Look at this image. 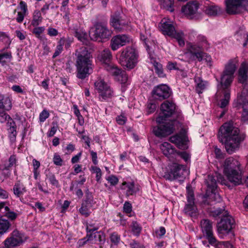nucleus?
Instances as JSON below:
<instances>
[{
	"label": "nucleus",
	"instance_id": "nucleus-2",
	"mask_svg": "<svg viewBox=\"0 0 248 248\" xmlns=\"http://www.w3.org/2000/svg\"><path fill=\"white\" fill-rule=\"evenodd\" d=\"M176 106L172 102L166 101L161 105V112L156 118L158 125L154 127L155 135L160 138L170 135L174 130L175 121L167 122V119L171 116L175 112Z\"/></svg>",
	"mask_w": 248,
	"mask_h": 248
},
{
	"label": "nucleus",
	"instance_id": "nucleus-18",
	"mask_svg": "<svg viewBox=\"0 0 248 248\" xmlns=\"http://www.w3.org/2000/svg\"><path fill=\"white\" fill-rule=\"evenodd\" d=\"M27 239L25 234L16 230L11 234V236L4 241L5 247L7 248L19 246Z\"/></svg>",
	"mask_w": 248,
	"mask_h": 248
},
{
	"label": "nucleus",
	"instance_id": "nucleus-29",
	"mask_svg": "<svg viewBox=\"0 0 248 248\" xmlns=\"http://www.w3.org/2000/svg\"><path fill=\"white\" fill-rule=\"evenodd\" d=\"M209 1L206 3L204 10L206 14L210 16H217L220 11V8L213 3H209Z\"/></svg>",
	"mask_w": 248,
	"mask_h": 248
},
{
	"label": "nucleus",
	"instance_id": "nucleus-1",
	"mask_svg": "<svg viewBox=\"0 0 248 248\" xmlns=\"http://www.w3.org/2000/svg\"><path fill=\"white\" fill-rule=\"evenodd\" d=\"M237 63L235 60H231L228 62L221 76L220 83L218 85L216 97L218 106L221 108H225L229 104L230 99V87L234 79Z\"/></svg>",
	"mask_w": 248,
	"mask_h": 248
},
{
	"label": "nucleus",
	"instance_id": "nucleus-43",
	"mask_svg": "<svg viewBox=\"0 0 248 248\" xmlns=\"http://www.w3.org/2000/svg\"><path fill=\"white\" fill-rule=\"evenodd\" d=\"M3 216L6 217L9 219L14 220L16 218L17 214L16 213L11 211L8 207L7 210L2 212L1 217Z\"/></svg>",
	"mask_w": 248,
	"mask_h": 248
},
{
	"label": "nucleus",
	"instance_id": "nucleus-16",
	"mask_svg": "<svg viewBox=\"0 0 248 248\" xmlns=\"http://www.w3.org/2000/svg\"><path fill=\"white\" fill-rule=\"evenodd\" d=\"M111 35V31L108 30L105 25L98 24L95 29L89 31V35L91 40L100 41L102 39H108Z\"/></svg>",
	"mask_w": 248,
	"mask_h": 248
},
{
	"label": "nucleus",
	"instance_id": "nucleus-41",
	"mask_svg": "<svg viewBox=\"0 0 248 248\" xmlns=\"http://www.w3.org/2000/svg\"><path fill=\"white\" fill-rule=\"evenodd\" d=\"M64 42L65 40L63 38H62L60 39L55 52L53 55V58H56L62 53L63 50V46L64 44Z\"/></svg>",
	"mask_w": 248,
	"mask_h": 248
},
{
	"label": "nucleus",
	"instance_id": "nucleus-3",
	"mask_svg": "<svg viewBox=\"0 0 248 248\" xmlns=\"http://www.w3.org/2000/svg\"><path fill=\"white\" fill-rule=\"evenodd\" d=\"M245 137V135L240 133L239 129L233 126L231 122L223 124L218 132L219 139L221 142H225V149L230 154L239 149Z\"/></svg>",
	"mask_w": 248,
	"mask_h": 248
},
{
	"label": "nucleus",
	"instance_id": "nucleus-32",
	"mask_svg": "<svg viewBox=\"0 0 248 248\" xmlns=\"http://www.w3.org/2000/svg\"><path fill=\"white\" fill-rule=\"evenodd\" d=\"M92 206V203L88 200L84 201L81 207L79 208V211L81 215L87 217H88L90 213V209Z\"/></svg>",
	"mask_w": 248,
	"mask_h": 248
},
{
	"label": "nucleus",
	"instance_id": "nucleus-14",
	"mask_svg": "<svg viewBox=\"0 0 248 248\" xmlns=\"http://www.w3.org/2000/svg\"><path fill=\"white\" fill-rule=\"evenodd\" d=\"M94 85L99 94V99L101 101L108 100L114 95L112 89L103 79L98 78L94 82Z\"/></svg>",
	"mask_w": 248,
	"mask_h": 248
},
{
	"label": "nucleus",
	"instance_id": "nucleus-5",
	"mask_svg": "<svg viewBox=\"0 0 248 248\" xmlns=\"http://www.w3.org/2000/svg\"><path fill=\"white\" fill-rule=\"evenodd\" d=\"M238 81L243 86V90L240 95L234 101L235 107L242 106L243 112L242 119L245 122L248 121V63L243 62L238 71Z\"/></svg>",
	"mask_w": 248,
	"mask_h": 248
},
{
	"label": "nucleus",
	"instance_id": "nucleus-27",
	"mask_svg": "<svg viewBox=\"0 0 248 248\" xmlns=\"http://www.w3.org/2000/svg\"><path fill=\"white\" fill-rule=\"evenodd\" d=\"M13 191L15 196L16 197L20 198V201L22 202V196L27 191L25 186L19 182H16L13 187Z\"/></svg>",
	"mask_w": 248,
	"mask_h": 248
},
{
	"label": "nucleus",
	"instance_id": "nucleus-46",
	"mask_svg": "<svg viewBox=\"0 0 248 248\" xmlns=\"http://www.w3.org/2000/svg\"><path fill=\"white\" fill-rule=\"evenodd\" d=\"M53 162L54 164L58 166H62L63 164V160L61 156L57 153L53 155Z\"/></svg>",
	"mask_w": 248,
	"mask_h": 248
},
{
	"label": "nucleus",
	"instance_id": "nucleus-60",
	"mask_svg": "<svg viewBox=\"0 0 248 248\" xmlns=\"http://www.w3.org/2000/svg\"><path fill=\"white\" fill-rule=\"evenodd\" d=\"M58 129V126L57 124H53V125L51 127L50 129L48 131L47 133L48 137H53Z\"/></svg>",
	"mask_w": 248,
	"mask_h": 248
},
{
	"label": "nucleus",
	"instance_id": "nucleus-9",
	"mask_svg": "<svg viewBox=\"0 0 248 248\" xmlns=\"http://www.w3.org/2000/svg\"><path fill=\"white\" fill-rule=\"evenodd\" d=\"M206 184L208 189L205 195L202 198V203L204 205H212L216 202H220L222 200L221 197L218 193L215 192L217 188L216 181L212 176H208Z\"/></svg>",
	"mask_w": 248,
	"mask_h": 248
},
{
	"label": "nucleus",
	"instance_id": "nucleus-20",
	"mask_svg": "<svg viewBox=\"0 0 248 248\" xmlns=\"http://www.w3.org/2000/svg\"><path fill=\"white\" fill-rule=\"evenodd\" d=\"M171 94L170 87L166 84H160L155 87L152 91L153 96L157 100H162L169 98Z\"/></svg>",
	"mask_w": 248,
	"mask_h": 248
},
{
	"label": "nucleus",
	"instance_id": "nucleus-58",
	"mask_svg": "<svg viewBox=\"0 0 248 248\" xmlns=\"http://www.w3.org/2000/svg\"><path fill=\"white\" fill-rule=\"evenodd\" d=\"M12 57L11 53L6 52L2 54H0V63L5 62V59L10 60Z\"/></svg>",
	"mask_w": 248,
	"mask_h": 248
},
{
	"label": "nucleus",
	"instance_id": "nucleus-25",
	"mask_svg": "<svg viewBox=\"0 0 248 248\" xmlns=\"http://www.w3.org/2000/svg\"><path fill=\"white\" fill-rule=\"evenodd\" d=\"M121 189L125 191L127 196L135 194L140 190L139 186L135 185L134 182H124Z\"/></svg>",
	"mask_w": 248,
	"mask_h": 248
},
{
	"label": "nucleus",
	"instance_id": "nucleus-50",
	"mask_svg": "<svg viewBox=\"0 0 248 248\" xmlns=\"http://www.w3.org/2000/svg\"><path fill=\"white\" fill-rule=\"evenodd\" d=\"M32 31V33L35 35L37 37H39L40 35L44 32L45 30V28L43 26L41 27H35Z\"/></svg>",
	"mask_w": 248,
	"mask_h": 248
},
{
	"label": "nucleus",
	"instance_id": "nucleus-19",
	"mask_svg": "<svg viewBox=\"0 0 248 248\" xmlns=\"http://www.w3.org/2000/svg\"><path fill=\"white\" fill-rule=\"evenodd\" d=\"M200 225L203 236L208 240L210 244H214L216 238L213 233V222L208 219H203Z\"/></svg>",
	"mask_w": 248,
	"mask_h": 248
},
{
	"label": "nucleus",
	"instance_id": "nucleus-10",
	"mask_svg": "<svg viewBox=\"0 0 248 248\" xmlns=\"http://www.w3.org/2000/svg\"><path fill=\"white\" fill-rule=\"evenodd\" d=\"M138 58V54L136 49L132 46H127L122 50L119 62L123 67L131 69L136 65Z\"/></svg>",
	"mask_w": 248,
	"mask_h": 248
},
{
	"label": "nucleus",
	"instance_id": "nucleus-39",
	"mask_svg": "<svg viewBox=\"0 0 248 248\" xmlns=\"http://www.w3.org/2000/svg\"><path fill=\"white\" fill-rule=\"evenodd\" d=\"M10 224L7 220L0 218V234H3L8 230Z\"/></svg>",
	"mask_w": 248,
	"mask_h": 248
},
{
	"label": "nucleus",
	"instance_id": "nucleus-62",
	"mask_svg": "<svg viewBox=\"0 0 248 248\" xmlns=\"http://www.w3.org/2000/svg\"><path fill=\"white\" fill-rule=\"evenodd\" d=\"M124 211L126 213H130L132 211V205L129 202H125L124 205Z\"/></svg>",
	"mask_w": 248,
	"mask_h": 248
},
{
	"label": "nucleus",
	"instance_id": "nucleus-64",
	"mask_svg": "<svg viewBox=\"0 0 248 248\" xmlns=\"http://www.w3.org/2000/svg\"><path fill=\"white\" fill-rule=\"evenodd\" d=\"M98 229V227L94 226L92 224H88L87 225L86 230L89 232L93 233L94 231H97Z\"/></svg>",
	"mask_w": 248,
	"mask_h": 248
},
{
	"label": "nucleus",
	"instance_id": "nucleus-40",
	"mask_svg": "<svg viewBox=\"0 0 248 248\" xmlns=\"http://www.w3.org/2000/svg\"><path fill=\"white\" fill-rule=\"evenodd\" d=\"M161 5L167 10L173 12L174 0H160Z\"/></svg>",
	"mask_w": 248,
	"mask_h": 248
},
{
	"label": "nucleus",
	"instance_id": "nucleus-36",
	"mask_svg": "<svg viewBox=\"0 0 248 248\" xmlns=\"http://www.w3.org/2000/svg\"><path fill=\"white\" fill-rule=\"evenodd\" d=\"M75 36L78 40L82 42L83 44H87L88 35L82 29H77L75 31Z\"/></svg>",
	"mask_w": 248,
	"mask_h": 248
},
{
	"label": "nucleus",
	"instance_id": "nucleus-56",
	"mask_svg": "<svg viewBox=\"0 0 248 248\" xmlns=\"http://www.w3.org/2000/svg\"><path fill=\"white\" fill-rule=\"evenodd\" d=\"M176 155H179L181 158H182L186 162H187L190 158V155L188 153L186 152H177L176 154Z\"/></svg>",
	"mask_w": 248,
	"mask_h": 248
},
{
	"label": "nucleus",
	"instance_id": "nucleus-54",
	"mask_svg": "<svg viewBox=\"0 0 248 248\" xmlns=\"http://www.w3.org/2000/svg\"><path fill=\"white\" fill-rule=\"evenodd\" d=\"M92 170L94 173H96V181L98 182L100 180L102 176V173L100 169L96 166H93L92 167Z\"/></svg>",
	"mask_w": 248,
	"mask_h": 248
},
{
	"label": "nucleus",
	"instance_id": "nucleus-35",
	"mask_svg": "<svg viewBox=\"0 0 248 248\" xmlns=\"http://www.w3.org/2000/svg\"><path fill=\"white\" fill-rule=\"evenodd\" d=\"M43 17L41 13L39 10L34 11L32 16V19L31 22V25L33 27L38 26L42 22Z\"/></svg>",
	"mask_w": 248,
	"mask_h": 248
},
{
	"label": "nucleus",
	"instance_id": "nucleus-45",
	"mask_svg": "<svg viewBox=\"0 0 248 248\" xmlns=\"http://www.w3.org/2000/svg\"><path fill=\"white\" fill-rule=\"evenodd\" d=\"M100 232H94L93 234H91L88 237L87 239L86 238H84L83 239H80L78 241V244L79 246H81L84 245L87 241H89L92 240V238L93 237V235L94 237L96 236H98L99 238L101 236L100 235Z\"/></svg>",
	"mask_w": 248,
	"mask_h": 248
},
{
	"label": "nucleus",
	"instance_id": "nucleus-34",
	"mask_svg": "<svg viewBox=\"0 0 248 248\" xmlns=\"http://www.w3.org/2000/svg\"><path fill=\"white\" fill-rule=\"evenodd\" d=\"M150 62L153 64L154 66L155 72L156 74L160 78H163L165 76L164 73L162 65L157 62L154 58L150 56Z\"/></svg>",
	"mask_w": 248,
	"mask_h": 248
},
{
	"label": "nucleus",
	"instance_id": "nucleus-38",
	"mask_svg": "<svg viewBox=\"0 0 248 248\" xmlns=\"http://www.w3.org/2000/svg\"><path fill=\"white\" fill-rule=\"evenodd\" d=\"M211 245L214 246L215 248H234L229 241L217 242L216 239L215 243Z\"/></svg>",
	"mask_w": 248,
	"mask_h": 248
},
{
	"label": "nucleus",
	"instance_id": "nucleus-42",
	"mask_svg": "<svg viewBox=\"0 0 248 248\" xmlns=\"http://www.w3.org/2000/svg\"><path fill=\"white\" fill-rule=\"evenodd\" d=\"M132 232L136 236L140 235L142 228L136 221H133L131 225Z\"/></svg>",
	"mask_w": 248,
	"mask_h": 248
},
{
	"label": "nucleus",
	"instance_id": "nucleus-37",
	"mask_svg": "<svg viewBox=\"0 0 248 248\" xmlns=\"http://www.w3.org/2000/svg\"><path fill=\"white\" fill-rule=\"evenodd\" d=\"M115 79L120 81L122 84V90L123 91L125 90V87L129 83H127L128 82V77L127 75L124 72H122L119 76H118Z\"/></svg>",
	"mask_w": 248,
	"mask_h": 248
},
{
	"label": "nucleus",
	"instance_id": "nucleus-44",
	"mask_svg": "<svg viewBox=\"0 0 248 248\" xmlns=\"http://www.w3.org/2000/svg\"><path fill=\"white\" fill-rule=\"evenodd\" d=\"M187 189V203L195 204L194 195L193 190L189 187H186Z\"/></svg>",
	"mask_w": 248,
	"mask_h": 248
},
{
	"label": "nucleus",
	"instance_id": "nucleus-13",
	"mask_svg": "<svg viewBox=\"0 0 248 248\" xmlns=\"http://www.w3.org/2000/svg\"><path fill=\"white\" fill-rule=\"evenodd\" d=\"M94 85L99 94V99L101 101L108 100L114 95L112 89L103 79L98 78L94 82Z\"/></svg>",
	"mask_w": 248,
	"mask_h": 248
},
{
	"label": "nucleus",
	"instance_id": "nucleus-23",
	"mask_svg": "<svg viewBox=\"0 0 248 248\" xmlns=\"http://www.w3.org/2000/svg\"><path fill=\"white\" fill-rule=\"evenodd\" d=\"M199 7V3L196 1L188 2L182 7V12L188 18H193Z\"/></svg>",
	"mask_w": 248,
	"mask_h": 248
},
{
	"label": "nucleus",
	"instance_id": "nucleus-57",
	"mask_svg": "<svg viewBox=\"0 0 248 248\" xmlns=\"http://www.w3.org/2000/svg\"><path fill=\"white\" fill-rule=\"evenodd\" d=\"M116 120L119 124L123 125L126 121V118L124 114H121L116 117Z\"/></svg>",
	"mask_w": 248,
	"mask_h": 248
},
{
	"label": "nucleus",
	"instance_id": "nucleus-11",
	"mask_svg": "<svg viewBox=\"0 0 248 248\" xmlns=\"http://www.w3.org/2000/svg\"><path fill=\"white\" fill-rule=\"evenodd\" d=\"M188 171L186 166L177 163H173L170 167V171L165 174L164 177L169 181L177 180L183 182Z\"/></svg>",
	"mask_w": 248,
	"mask_h": 248
},
{
	"label": "nucleus",
	"instance_id": "nucleus-55",
	"mask_svg": "<svg viewBox=\"0 0 248 248\" xmlns=\"http://www.w3.org/2000/svg\"><path fill=\"white\" fill-rule=\"evenodd\" d=\"M150 36V32H145V34L143 32L140 33V40H142L145 44L146 45L147 48H148L149 46L147 44L148 40L149 39V37Z\"/></svg>",
	"mask_w": 248,
	"mask_h": 248
},
{
	"label": "nucleus",
	"instance_id": "nucleus-21",
	"mask_svg": "<svg viewBox=\"0 0 248 248\" xmlns=\"http://www.w3.org/2000/svg\"><path fill=\"white\" fill-rule=\"evenodd\" d=\"M132 41L130 36L126 34H119L114 36L110 40V46L113 51L125 46Z\"/></svg>",
	"mask_w": 248,
	"mask_h": 248
},
{
	"label": "nucleus",
	"instance_id": "nucleus-31",
	"mask_svg": "<svg viewBox=\"0 0 248 248\" xmlns=\"http://www.w3.org/2000/svg\"><path fill=\"white\" fill-rule=\"evenodd\" d=\"M184 211L186 215L191 217H196L198 215V209L195 204H186Z\"/></svg>",
	"mask_w": 248,
	"mask_h": 248
},
{
	"label": "nucleus",
	"instance_id": "nucleus-8",
	"mask_svg": "<svg viewBox=\"0 0 248 248\" xmlns=\"http://www.w3.org/2000/svg\"><path fill=\"white\" fill-rule=\"evenodd\" d=\"M159 29L165 35L175 39L180 46L183 47L185 45L184 33L181 31H176L172 21L167 18H163L159 24Z\"/></svg>",
	"mask_w": 248,
	"mask_h": 248
},
{
	"label": "nucleus",
	"instance_id": "nucleus-63",
	"mask_svg": "<svg viewBox=\"0 0 248 248\" xmlns=\"http://www.w3.org/2000/svg\"><path fill=\"white\" fill-rule=\"evenodd\" d=\"M27 14H24L21 12H18L16 20L18 23H21L23 21L25 16Z\"/></svg>",
	"mask_w": 248,
	"mask_h": 248
},
{
	"label": "nucleus",
	"instance_id": "nucleus-15",
	"mask_svg": "<svg viewBox=\"0 0 248 248\" xmlns=\"http://www.w3.org/2000/svg\"><path fill=\"white\" fill-rule=\"evenodd\" d=\"M94 85L99 94V99L101 101L108 100L114 95L112 89L103 79L98 78L94 82Z\"/></svg>",
	"mask_w": 248,
	"mask_h": 248
},
{
	"label": "nucleus",
	"instance_id": "nucleus-22",
	"mask_svg": "<svg viewBox=\"0 0 248 248\" xmlns=\"http://www.w3.org/2000/svg\"><path fill=\"white\" fill-rule=\"evenodd\" d=\"M169 140L175 144L180 149L185 150L188 148V138L185 133L181 132L171 136Z\"/></svg>",
	"mask_w": 248,
	"mask_h": 248
},
{
	"label": "nucleus",
	"instance_id": "nucleus-12",
	"mask_svg": "<svg viewBox=\"0 0 248 248\" xmlns=\"http://www.w3.org/2000/svg\"><path fill=\"white\" fill-rule=\"evenodd\" d=\"M234 227V218L227 212H225V215L217 224V232L220 237L223 238L224 235L231 233Z\"/></svg>",
	"mask_w": 248,
	"mask_h": 248
},
{
	"label": "nucleus",
	"instance_id": "nucleus-61",
	"mask_svg": "<svg viewBox=\"0 0 248 248\" xmlns=\"http://www.w3.org/2000/svg\"><path fill=\"white\" fill-rule=\"evenodd\" d=\"M48 179L49 180V181L50 182V183L54 185V186H58V185H59V182L58 181L56 180L55 176L54 174H50L48 177Z\"/></svg>",
	"mask_w": 248,
	"mask_h": 248
},
{
	"label": "nucleus",
	"instance_id": "nucleus-30",
	"mask_svg": "<svg viewBox=\"0 0 248 248\" xmlns=\"http://www.w3.org/2000/svg\"><path fill=\"white\" fill-rule=\"evenodd\" d=\"M194 81L196 84V90L198 93H202L208 86V82L203 80L200 77H195Z\"/></svg>",
	"mask_w": 248,
	"mask_h": 248
},
{
	"label": "nucleus",
	"instance_id": "nucleus-51",
	"mask_svg": "<svg viewBox=\"0 0 248 248\" xmlns=\"http://www.w3.org/2000/svg\"><path fill=\"white\" fill-rule=\"evenodd\" d=\"M111 242L114 245H118L120 241V236L116 233H112L110 237Z\"/></svg>",
	"mask_w": 248,
	"mask_h": 248
},
{
	"label": "nucleus",
	"instance_id": "nucleus-47",
	"mask_svg": "<svg viewBox=\"0 0 248 248\" xmlns=\"http://www.w3.org/2000/svg\"><path fill=\"white\" fill-rule=\"evenodd\" d=\"M0 102L3 103V107H4L5 109L9 110L11 108L12 102L9 97L3 98V99H2V101H0Z\"/></svg>",
	"mask_w": 248,
	"mask_h": 248
},
{
	"label": "nucleus",
	"instance_id": "nucleus-24",
	"mask_svg": "<svg viewBox=\"0 0 248 248\" xmlns=\"http://www.w3.org/2000/svg\"><path fill=\"white\" fill-rule=\"evenodd\" d=\"M110 23L112 26L118 31L126 30L127 27V22L123 19L118 14H115L111 16Z\"/></svg>",
	"mask_w": 248,
	"mask_h": 248
},
{
	"label": "nucleus",
	"instance_id": "nucleus-6",
	"mask_svg": "<svg viewBox=\"0 0 248 248\" xmlns=\"http://www.w3.org/2000/svg\"><path fill=\"white\" fill-rule=\"evenodd\" d=\"M188 38L190 41L195 40L197 42V44L191 43L186 44L187 49L193 57L194 60L195 58L199 62L204 60L210 66L211 65V57L202 51L204 48L207 47V42L205 36L198 34L195 31H192L189 33Z\"/></svg>",
	"mask_w": 248,
	"mask_h": 248
},
{
	"label": "nucleus",
	"instance_id": "nucleus-52",
	"mask_svg": "<svg viewBox=\"0 0 248 248\" xmlns=\"http://www.w3.org/2000/svg\"><path fill=\"white\" fill-rule=\"evenodd\" d=\"M156 108V105L154 103L150 102L147 105V112L148 114L154 112Z\"/></svg>",
	"mask_w": 248,
	"mask_h": 248
},
{
	"label": "nucleus",
	"instance_id": "nucleus-59",
	"mask_svg": "<svg viewBox=\"0 0 248 248\" xmlns=\"http://www.w3.org/2000/svg\"><path fill=\"white\" fill-rule=\"evenodd\" d=\"M47 34L50 36H56L58 34V31L55 28L49 27L47 29Z\"/></svg>",
	"mask_w": 248,
	"mask_h": 248
},
{
	"label": "nucleus",
	"instance_id": "nucleus-17",
	"mask_svg": "<svg viewBox=\"0 0 248 248\" xmlns=\"http://www.w3.org/2000/svg\"><path fill=\"white\" fill-rule=\"evenodd\" d=\"M226 10L228 14L235 15L240 13L243 8L248 5V0H226Z\"/></svg>",
	"mask_w": 248,
	"mask_h": 248
},
{
	"label": "nucleus",
	"instance_id": "nucleus-7",
	"mask_svg": "<svg viewBox=\"0 0 248 248\" xmlns=\"http://www.w3.org/2000/svg\"><path fill=\"white\" fill-rule=\"evenodd\" d=\"M76 56L77 77L84 79L91 74L93 70L92 55L87 48L83 46L77 50Z\"/></svg>",
	"mask_w": 248,
	"mask_h": 248
},
{
	"label": "nucleus",
	"instance_id": "nucleus-33",
	"mask_svg": "<svg viewBox=\"0 0 248 248\" xmlns=\"http://www.w3.org/2000/svg\"><path fill=\"white\" fill-rule=\"evenodd\" d=\"M105 68L110 74L115 77V78L122 72L121 69L112 62L109 64H107Z\"/></svg>",
	"mask_w": 248,
	"mask_h": 248
},
{
	"label": "nucleus",
	"instance_id": "nucleus-49",
	"mask_svg": "<svg viewBox=\"0 0 248 248\" xmlns=\"http://www.w3.org/2000/svg\"><path fill=\"white\" fill-rule=\"evenodd\" d=\"M49 116V113L46 109H44L39 115V121L41 123L44 122Z\"/></svg>",
	"mask_w": 248,
	"mask_h": 248
},
{
	"label": "nucleus",
	"instance_id": "nucleus-48",
	"mask_svg": "<svg viewBox=\"0 0 248 248\" xmlns=\"http://www.w3.org/2000/svg\"><path fill=\"white\" fill-rule=\"evenodd\" d=\"M106 180L110 183L111 186H116L119 182L118 178L114 175H111L106 178Z\"/></svg>",
	"mask_w": 248,
	"mask_h": 248
},
{
	"label": "nucleus",
	"instance_id": "nucleus-53",
	"mask_svg": "<svg viewBox=\"0 0 248 248\" xmlns=\"http://www.w3.org/2000/svg\"><path fill=\"white\" fill-rule=\"evenodd\" d=\"M18 9H19L20 10V12H23L24 14H28V13L27 5L26 3L23 0H21L20 1V3L18 7Z\"/></svg>",
	"mask_w": 248,
	"mask_h": 248
},
{
	"label": "nucleus",
	"instance_id": "nucleus-4",
	"mask_svg": "<svg viewBox=\"0 0 248 248\" xmlns=\"http://www.w3.org/2000/svg\"><path fill=\"white\" fill-rule=\"evenodd\" d=\"M223 172L227 178V180L221 175L217 176V181L221 185L230 187L229 183L235 186L242 184V173L240 169V163L236 159L232 157L226 159L223 166Z\"/></svg>",
	"mask_w": 248,
	"mask_h": 248
},
{
	"label": "nucleus",
	"instance_id": "nucleus-26",
	"mask_svg": "<svg viewBox=\"0 0 248 248\" xmlns=\"http://www.w3.org/2000/svg\"><path fill=\"white\" fill-rule=\"evenodd\" d=\"M162 153L168 158H170L176 153L175 149L169 142H164L160 145Z\"/></svg>",
	"mask_w": 248,
	"mask_h": 248
},
{
	"label": "nucleus",
	"instance_id": "nucleus-28",
	"mask_svg": "<svg viewBox=\"0 0 248 248\" xmlns=\"http://www.w3.org/2000/svg\"><path fill=\"white\" fill-rule=\"evenodd\" d=\"M98 58L100 61L104 63L105 67L107 64H109L111 63L112 54L110 51L108 49L104 50L99 55Z\"/></svg>",
	"mask_w": 248,
	"mask_h": 248
}]
</instances>
